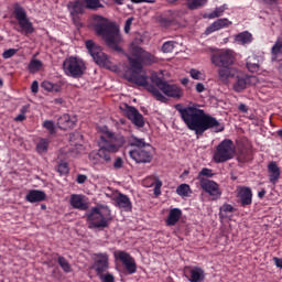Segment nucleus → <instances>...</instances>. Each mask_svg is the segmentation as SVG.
I'll list each match as a JSON object with an SVG mask.
<instances>
[{"mask_svg": "<svg viewBox=\"0 0 282 282\" xmlns=\"http://www.w3.org/2000/svg\"><path fill=\"white\" fill-rule=\"evenodd\" d=\"M130 54L131 56H128V59L131 74L126 75L128 83H133V85H137L138 87H144V89L152 94L156 100L164 102L166 97H164V95L158 90L155 85L149 84V76H147L145 73H142V63L143 65H153V63L158 62V57L147 51H143L142 47L135 45L134 43L130 45Z\"/></svg>", "mask_w": 282, "mask_h": 282, "instance_id": "nucleus-1", "label": "nucleus"}, {"mask_svg": "<svg viewBox=\"0 0 282 282\" xmlns=\"http://www.w3.org/2000/svg\"><path fill=\"white\" fill-rule=\"evenodd\" d=\"M175 109L187 129L194 131L197 137L204 135L209 129H213L215 133H221L225 129L224 123L219 122L217 118L195 106L183 107L182 105H176Z\"/></svg>", "mask_w": 282, "mask_h": 282, "instance_id": "nucleus-2", "label": "nucleus"}, {"mask_svg": "<svg viewBox=\"0 0 282 282\" xmlns=\"http://www.w3.org/2000/svg\"><path fill=\"white\" fill-rule=\"evenodd\" d=\"M127 140L122 133H116L105 128L104 134L100 137L98 142V151L91 152L89 154V161L93 164H109L111 162V158L116 155V153L120 152V149L124 147Z\"/></svg>", "mask_w": 282, "mask_h": 282, "instance_id": "nucleus-3", "label": "nucleus"}, {"mask_svg": "<svg viewBox=\"0 0 282 282\" xmlns=\"http://www.w3.org/2000/svg\"><path fill=\"white\" fill-rule=\"evenodd\" d=\"M93 25L96 34L101 36L110 50L122 52V47H120L122 35L120 34V28L116 23L109 22V20L101 15H94Z\"/></svg>", "mask_w": 282, "mask_h": 282, "instance_id": "nucleus-4", "label": "nucleus"}, {"mask_svg": "<svg viewBox=\"0 0 282 282\" xmlns=\"http://www.w3.org/2000/svg\"><path fill=\"white\" fill-rule=\"evenodd\" d=\"M86 217L88 228H107L111 221V210L107 207H93Z\"/></svg>", "mask_w": 282, "mask_h": 282, "instance_id": "nucleus-5", "label": "nucleus"}, {"mask_svg": "<svg viewBox=\"0 0 282 282\" xmlns=\"http://www.w3.org/2000/svg\"><path fill=\"white\" fill-rule=\"evenodd\" d=\"M150 80L154 87L158 89V91H162L165 96H169L170 98H182L184 96V93L182 91V88L175 84H169V82L164 80V78L159 77L158 74H153L150 77Z\"/></svg>", "mask_w": 282, "mask_h": 282, "instance_id": "nucleus-6", "label": "nucleus"}, {"mask_svg": "<svg viewBox=\"0 0 282 282\" xmlns=\"http://www.w3.org/2000/svg\"><path fill=\"white\" fill-rule=\"evenodd\" d=\"M232 158H235V143L230 139H225L216 148L214 162L221 164L228 162V160H232Z\"/></svg>", "mask_w": 282, "mask_h": 282, "instance_id": "nucleus-7", "label": "nucleus"}, {"mask_svg": "<svg viewBox=\"0 0 282 282\" xmlns=\"http://www.w3.org/2000/svg\"><path fill=\"white\" fill-rule=\"evenodd\" d=\"M63 69L66 76H69L70 78H80V76L85 74L87 66H85L83 59L70 56L64 61Z\"/></svg>", "mask_w": 282, "mask_h": 282, "instance_id": "nucleus-8", "label": "nucleus"}, {"mask_svg": "<svg viewBox=\"0 0 282 282\" xmlns=\"http://www.w3.org/2000/svg\"><path fill=\"white\" fill-rule=\"evenodd\" d=\"M86 50L88 51V54H90L94 62L99 65V67H106V69H109L111 67V61H109V56L102 52V48L94 41L88 40L86 41Z\"/></svg>", "mask_w": 282, "mask_h": 282, "instance_id": "nucleus-9", "label": "nucleus"}, {"mask_svg": "<svg viewBox=\"0 0 282 282\" xmlns=\"http://www.w3.org/2000/svg\"><path fill=\"white\" fill-rule=\"evenodd\" d=\"M13 14L24 34H34V25L28 18V12H25V9L19 2L13 6Z\"/></svg>", "mask_w": 282, "mask_h": 282, "instance_id": "nucleus-10", "label": "nucleus"}, {"mask_svg": "<svg viewBox=\"0 0 282 282\" xmlns=\"http://www.w3.org/2000/svg\"><path fill=\"white\" fill-rule=\"evenodd\" d=\"M67 10L74 25H76L77 28H83L80 17H83L85 14V10H87V8L85 7V2L80 0L70 1L67 3Z\"/></svg>", "mask_w": 282, "mask_h": 282, "instance_id": "nucleus-11", "label": "nucleus"}, {"mask_svg": "<svg viewBox=\"0 0 282 282\" xmlns=\"http://www.w3.org/2000/svg\"><path fill=\"white\" fill-rule=\"evenodd\" d=\"M210 61L215 67H230L235 63V54L230 50L220 51L212 54Z\"/></svg>", "mask_w": 282, "mask_h": 282, "instance_id": "nucleus-12", "label": "nucleus"}, {"mask_svg": "<svg viewBox=\"0 0 282 282\" xmlns=\"http://www.w3.org/2000/svg\"><path fill=\"white\" fill-rule=\"evenodd\" d=\"M152 147H145L141 149H133L129 152V155L137 164H149L153 160V155H151Z\"/></svg>", "mask_w": 282, "mask_h": 282, "instance_id": "nucleus-13", "label": "nucleus"}, {"mask_svg": "<svg viewBox=\"0 0 282 282\" xmlns=\"http://www.w3.org/2000/svg\"><path fill=\"white\" fill-rule=\"evenodd\" d=\"M236 82L232 85L234 91L241 94V91L248 89V85H254L257 83L256 76L239 75V72L235 76Z\"/></svg>", "mask_w": 282, "mask_h": 282, "instance_id": "nucleus-14", "label": "nucleus"}, {"mask_svg": "<svg viewBox=\"0 0 282 282\" xmlns=\"http://www.w3.org/2000/svg\"><path fill=\"white\" fill-rule=\"evenodd\" d=\"M117 259L121 261L122 265H124L128 274H135L138 272V264L135 263V259L129 254L127 251H117Z\"/></svg>", "mask_w": 282, "mask_h": 282, "instance_id": "nucleus-15", "label": "nucleus"}, {"mask_svg": "<svg viewBox=\"0 0 282 282\" xmlns=\"http://www.w3.org/2000/svg\"><path fill=\"white\" fill-rule=\"evenodd\" d=\"M126 116L134 127H138V129H142L144 127V116L140 113V110L133 106L126 105Z\"/></svg>", "mask_w": 282, "mask_h": 282, "instance_id": "nucleus-16", "label": "nucleus"}, {"mask_svg": "<svg viewBox=\"0 0 282 282\" xmlns=\"http://www.w3.org/2000/svg\"><path fill=\"white\" fill-rule=\"evenodd\" d=\"M183 274L189 282H203L206 279L204 269L199 267H185Z\"/></svg>", "mask_w": 282, "mask_h": 282, "instance_id": "nucleus-17", "label": "nucleus"}, {"mask_svg": "<svg viewBox=\"0 0 282 282\" xmlns=\"http://www.w3.org/2000/svg\"><path fill=\"white\" fill-rule=\"evenodd\" d=\"M69 204L75 210H89V198L83 194H72Z\"/></svg>", "mask_w": 282, "mask_h": 282, "instance_id": "nucleus-18", "label": "nucleus"}, {"mask_svg": "<svg viewBox=\"0 0 282 282\" xmlns=\"http://www.w3.org/2000/svg\"><path fill=\"white\" fill-rule=\"evenodd\" d=\"M236 193L242 208L252 205V189L250 187L240 186L237 188Z\"/></svg>", "mask_w": 282, "mask_h": 282, "instance_id": "nucleus-19", "label": "nucleus"}, {"mask_svg": "<svg viewBox=\"0 0 282 282\" xmlns=\"http://www.w3.org/2000/svg\"><path fill=\"white\" fill-rule=\"evenodd\" d=\"M237 70L235 67L230 66H220L218 69V80L223 83V85H228L230 83V78H235L237 76Z\"/></svg>", "mask_w": 282, "mask_h": 282, "instance_id": "nucleus-20", "label": "nucleus"}, {"mask_svg": "<svg viewBox=\"0 0 282 282\" xmlns=\"http://www.w3.org/2000/svg\"><path fill=\"white\" fill-rule=\"evenodd\" d=\"M200 188L208 193L214 199H219L221 197V191H219V184L215 181H202Z\"/></svg>", "mask_w": 282, "mask_h": 282, "instance_id": "nucleus-21", "label": "nucleus"}, {"mask_svg": "<svg viewBox=\"0 0 282 282\" xmlns=\"http://www.w3.org/2000/svg\"><path fill=\"white\" fill-rule=\"evenodd\" d=\"M76 122H78L76 117L64 113L57 119V127L62 129V131H67V129H74Z\"/></svg>", "mask_w": 282, "mask_h": 282, "instance_id": "nucleus-22", "label": "nucleus"}, {"mask_svg": "<svg viewBox=\"0 0 282 282\" xmlns=\"http://www.w3.org/2000/svg\"><path fill=\"white\" fill-rule=\"evenodd\" d=\"M95 270L97 274H102V272L109 270V256L107 253L96 254Z\"/></svg>", "mask_w": 282, "mask_h": 282, "instance_id": "nucleus-23", "label": "nucleus"}, {"mask_svg": "<svg viewBox=\"0 0 282 282\" xmlns=\"http://www.w3.org/2000/svg\"><path fill=\"white\" fill-rule=\"evenodd\" d=\"M115 204H116V206H118V208H121V210H124L126 213L131 212V208H133L129 196H127L122 193H119L115 197Z\"/></svg>", "mask_w": 282, "mask_h": 282, "instance_id": "nucleus-24", "label": "nucleus"}, {"mask_svg": "<svg viewBox=\"0 0 282 282\" xmlns=\"http://www.w3.org/2000/svg\"><path fill=\"white\" fill-rule=\"evenodd\" d=\"M269 182L271 184H276L281 180V167L276 162L272 161L268 164Z\"/></svg>", "mask_w": 282, "mask_h": 282, "instance_id": "nucleus-25", "label": "nucleus"}, {"mask_svg": "<svg viewBox=\"0 0 282 282\" xmlns=\"http://www.w3.org/2000/svg\"><path fill=\"white\" fill-rule=\"evenodd\" d=\"M228 25H232V22L230 20L226 18L218 19L206 29L205 34H213V32L224 30V28H228Z\"/></svg>", "mask_w": 282, "mask_h": 282, "instance_id": "nucleus-26", "label": "nucleus"}, {"mask_svg": "<svg viewBox=\"0 0 282 282\" xmlns=\"http://www.w3.org/2000/svg\"><path fill=\"white\" fill-rule=\"evenodd\" d=\"M124 140L126 143L123 144V147L128 144V147H134V149H144L145 147H148V149H151V144L147 143V141L142 138L140 139L135 135H131L127 139L124 137Z\"/></svg>", "mask_w": 282, "mask_h": 282, "instance_id": "nucleus-27", "label": "nucleus"}, {"mask_svg": "<svg viewBox=\"0 0 282 282\" xmlns=\"http://www.w3.org/2000/svg\"><path fill=\"white\" fill-rule=\"evenodd\" d=\"M45 197H47L45 192L39 189H31L28 193L25 199L26 202H30V204H36L37 202H45Z\"/></svg>", "mask_w": 282, "mask_h": 282, "instance_id": "nucleus-28", "label": "nucleus"}, {"mask_svg": "<svg viewBox=\"0 0 282 282\" xmlns=\"http://www.w3.org/2000/svg\"><path fill=\"white\" fill-rule=\"evenodd\" d=\"M180 219H182V209L172 208L170 209L165 224L166 226H176Z\"/></svg>", "mask_w": 282, "mask_h": 282, "instance_id": "nucleus-29", "label": "nucleus"}, {"mask_svg": "<svg viewBox=\"0 0 282 282\" xmlns=\"http://www.w3.org/2000/svg\"><path fill=\"white\" fill-rule=\"evenodd\" d=\"M236 43H239V45H249V43L252 41V33L245 31L235 36Z\"/></svg>", "mask_w": 282, "mask_h": 282, "instance_id": "nucleus-30", "label": "nucleus"}, {"mask_svg": "<svg viewBox=\"0 0 282 282\" xmlns=\"http://www.w3.org/2000/svg\"><path fill=\"white\" fill-rule=\"evenodd\" d=\"M206 177H215V173H213L212 169L208 167H203L200 172L198 173L196 180H198L199 184L204 182H210V180Z\"/></svg>", "mask_w": 282, "mask_h": 282, "instance_id": "nucleus-31", "label": "nucleus"}, {"mask_svg": "<svg viewBox=\"0 0 282 282\" xmlns=\"http://www.w3.org/2000/svg\"><path fill=\"white\" fill-rule=\"evenodd\" d=\"M43 67V62L37 58H32L28 65V69L30 74H36L37 72H41Z\"/></svg>", "mask_w": 282, "mask_h": 282, "instance_id": "nucleus-32", "label": "nucleus"}, {"mask_svg": "<svg viewBox=\"0 0 282 282\" xmlns=\"http://www.w3.org/2000/svg\"><path fill=\"white\" fill-rule=\"evenodd\" d=\"M42 89H45V91H52L53 94H58V91H61L62 87L58 84H54V83L45 80L42 83Z\"/></svg>", "mask_w": 282, "mask_h": 282, "instance_id": "nucleus-33", "label": "nucleus"}, {"mask_svg": "<svg viewBox=\"0 0 282 282\" xmlns=\"http://www.w3.org/2000/svg\"><path fill=\"white\" fill-rule=\"evenodd\" d=\"M191 193H193V191H191V185L185 183L178 185L176 188V194L180 195V197H191Z\"/></svg>", "mask_w": 282, "mask_h": 282, "instance_id": "nucleus-34", "label": "nucleus"}, {"mask_svg": "<svg viewBox=\"0 0 282 282\" xmlns=\"http://www.w3.org/2000/svg\"><path fill=\"white\" fill-rule=\"evenodd\" d=\"M208 3V0H187L188 10H199Z\"/></svg>", "mask_w": 282, "mask_h": 282, "instance_id": "nucleus-35", "label": "nucleus"}, {"mask_svg": "<svg viewBox=\"0 0 282 282\" xmlns=\"http://www.w3.org/2000/svg\"><path fill=\"white\" fill-rule=\"evenodd\" d=\"M232 213H235V207L230 204H224L219 209V217L220 219H226Z\"/></svg>", "mask_w": 282, "mask_h": 282, "instance_id": "nucleus-36", "label": "nucleus"}, {"mask_svg": "<svg viewBox=\"0 0 282 282\" xmlns=\"http://www.w3.org/2000/svg\"><path fill=\"white\" fill-rule=\"evenodd\" d=\"M82 1H84L85 8L87 10H99V8H105V6L100 3V0H82Z\"/></svg>", "mask_w": 282, "mask_h": 282, "instance_id": "nucleus-37", "label": "nucleus"}, {"mask_svg": "<svg viewBox=\"0 0 282 282\" xmlns=\"http://www.w3.org/2000/svg\"><path fill=\"white\" fill-rule=\"evenodd\" d=\"M272 61H276V57L282 54V39H279L272 46Z\"/></svg>", "mask_w": 282, "mask_h": 282, "instance_id": "nucleus-38", "label": "nucleus"}, {"mask_svg": "<svg viewBox=\"0 0 282 282\" xmlns=\"http://www.w3.org/2000/svg\"><path fill=\"white\" fill-rule=\"evenodd\" d=\"M47 149H50V140L41 139L36 145L37 153H47Z\"/></svg>", "mask_w": 282, "mask_h": 282, "instance_id": "nucleus-39", "label": "nucleus"}, {"mask_svg": "<svg viewBox=\"0 0 282 282\" xmlns=\"http://www.w3.org/2000/svg\"><path fill=\"white\" fill-rule=\"evenodd\" d=\"M58 265L62 268V270L66 273L72 272V264H69V262L67 261V259H65V257L59 256L58 257Z\"/></svg>", "mask_w": 282, "mask_h": 282, "instance_id": "nucleus-40", "label": "nucleus"}, {"mask_svg": "<svg viewBox=\"0 0 282 282\" xmlns=\"http://www.w3.org/2000/svg\"><path fill=\"white\" fill-rule=\"evenodd\" d=\"M42 127L44 129H46V131H48V133L51 135H54V133H56V126L54 124V121L52 120H45L43 123H42Z\"/></svg>", "mask_w": 282, "mask_h": 282, "instance_id": "nucleus-41", "label": "nucleus"}, {"mask_svg": "<svg viewBox=\"0 0 282 282\" xmlns=\"http://www.w3.org/2000/svg\"><path fill=\"white\" fill-rule=\"evenodd\" d=\"M226 10H228V8L226 7V4L218 7L214 10V12H212L209 14V19H217L219 17L224 15V12H226Z\"/></svg>", "mask_w": 282, "mask_h": 282, "instance_id": "nucleus-42", "label": "nucleus"}, {"mask_svg": "<svg viewBox=\"0 0 282 282\" xmlns=\"http://www.w3.org/2000/svg\"><path fill=\"white\" fill-rule=\"evenodd\" d=\"M57 172L59 175H67L69 173V165L65 161H61L57 165Z\"/></svg>", "mask_w": 282, "mask_h": 282, "instance_id": "nucleus-43", "label": "nucleus"}, {"mask_svg": "<svg viewBox=\"0 0 282 282\" xmlns=\"http://www.w3.org/2000/svg\"><path fill=\"white\" fill-rule=\"evenodd\" d=\"M173 50H175V42L173 41H167L162 45V52H164V54H170Z\"/></svg>", "mask_w": 282, "mask_h": 282, "instance_id": "nucleus-44", "label": "nucleus"}, {"mask_svg": "<svg viewBox=\"0 0 282 282\" xmlns=\"http://www.w3.org/2000/svg\"><path fill=\"white\" fill-rule=\"evenodd\" d=\"M98 275L101 282H116V278L111 273H106V274L99 273Z\"/></svg>", "mask_w": 282, "mask_h": 282, "instance_id": "nucleus-45", "label": "nucleus"}, {"mask_svg": "<svg viewBox=\"0 0 282 282\" xmlns=\"http://www.w3.org/2000/svg\"><path fill=\"white\" fill-rule=\"evenodd\" d=\"M154 195L156 197H159V195H162V182L160 181V178L155 180V183H154Z\"/></svg>", "mask_w": 282, "mask_h": 282, "instance_id": "nucleus-46", "label": "nucleus"}, {"mask_svg": "<svg viewBox=\"0 0 282 282\" xmlns=\"http://www.w3.org/2000/svg\"><path fill=\"white\" fill-rule=\"evenodd\" d=\"M189 76L194 80H202V72L197 70L196 68L189 69Z\"/></svg>", "mask_w": 282, "mask_h": 282, "instance_id": "nucleus-47", "label": "nucleus"}, {"mask_svg": "<svg viewBox=\"0 0 282 282\" xmlns=\"http://www.w3.org/2000/svg\"><path fill=\"white\" fill-rule=\"evenodd\" d=\"M14 54H17V50L9 48L2 53V58H4V59L12 58V56H14Z\"/></svg>", "mask_w": 282, "mask_h": 282, "instance_id": "nucleus-48", "label": "nucleus"}, {"mask_svg": "<svg viewBox=\"0 0 282 282\" xmlns=\"http://www.w3.org/2000/svg\"><path fill=\"white\" fill-rule=\"evenodd\" d=\"M247 68L254 74V72H259V64L247 62Z\"/></svg>", "mask_w": 282, "mask_h": 282, "instance_id": "nucleus-49", "label": "nucleus"}, {"mask_svg": "<svg viewBox=\"0 0 282 282\" xmlns=\"http://www.w3.org/2000/svg\"><path fill=\"white\" fill-rule=\"evenodd\" d=\"M133 23V18H128L124 23V32L126 34H129L131 32V24Z\"/></svg>", "mask_w": 282, "mask_h": 282, "instance_id": "nucleus-50", "label": "nucleus"}, {"mask_svg": "<svg viewBox=\"0 0 282 282\" xmlns=\"http://www.w3.org/2000/svg\"><path fill=\"white\" fill-rule=\"evenodd\" d=\"M171 23H173V21H171V19H167V18H161L160 19V24L163 28H169L171 25Z\"/></svg>", "mask_w": 282, "mask_h": 282, "instance_id": "nucleus-51", "label": "nucleus"}, {"mask_svg": "<svg viewBox=\"0 0 282 282\" xmlns=\"http://www.w3.org/2000/svg\"><path fill=\"white\" fill-rule=\"evenodd\" d=\"M123 164L122 158H117L113 162V169H122Z\"/></svg>", "mask_w": 282, "mask_h": 282, "instance_id": "nucleus-52", "label": "nucleus"}, {"mask_svg": "<svg viewBox=\"0 0 282 282\" xmlns=\"http://www.w3.org/2000/svg\"><path fill=\"white\" fill-rule=\"evenodd\" d=\"M76 182H77V184H85L87 182V175L78 174Z\"/></svg>", "mask_w": 282, "mask_h": 282, "instance_id": "nucleus-53", "label": "nucleus"}, {"mask_svg": "<svg viewBox=\"0 0 282 282\" xmlns=\"http://www.w3.org/2000/svg\"><path fill=\"white\" fill-rule=\"evenodd\" d=\"M23 120H25V108L22 109V113L15 117L17 122H23Z\"/></svg>", "mask_w": 282, "mask_h": 282, "instance_id": "nucleus-54", "label": "nucleus"}, {"mask_svg": "<svg viewBox=\"0 0 282 282\" xmlns=\"http://www.w3.org/2000/svg\"><path fill=\"white\" fill-rule=\"evenodd\" d=\"M31 91L33 94H39V82L34 80L31 85Z\"/></svg>", "mask_w": 282, "mask_h": 282, "instance_id": "nucleus-55", "label": "nucleus"}, {"mask_svg": "<svg viewBox=\"0 0 282 282\" xmlns=\"http://www.w3.org/2000/svg\"><path fill=\"white\" fill-rule=\"evenodd\" d=\"M196 91L198 94H203V91H206V87L204 86V84L202 83L196 84Z\"/></svg>", "mask_w": 282, "mask_h": 282, "instance_id": "nucleus-56", "label": "nucleus"}, {"mask_svg": "<svg viewBox=\"0 0 282 282\" xmlns=\"http://www.w3.org/2000/svg\"><path fill=\"white\" fill-rule=\"evenodd\" d=\"M274 264L276 265V268H280V270H282V258H273Z\"/></svg>", "mask_w": 282, "mask_h": 282, "instance_id": "nucleus-57", "label": "nucleus"}, {"mask_svg": "<svg viewBox=\"0 0 282 282\" xmlns=\"http://www.w3.org/2000/svg\"><path fill=\"white\" fill-rule=\"evenodd\" d=\"M238 110L241 111V113H248V106H246V104H240Z\"/></svg>", "mask_w": 282, "mask_h": 282, "instance_id": "nucleus-58", "label": "nucleus"}, {"mask_svg": "<svg viewBox=\"0 0 282 282\" xmlns=\"http://www.w3.org/2000/svg\"><path fill=\"white\" fill-rule=\"evenodd\" d=\"M258 197L260 199H263L265 197V189H261L260 192H258Z\"/></svg>", "mask_w": 282, "mask_h": 282, "instance_id": "nucleus-59", "label": "nucleus"}, {"mask_svg": "<svg viewBox=\"0 0 282 282\" xmlns=\"http://www.w3.org/2000/svg\"><path fill=\"white\" fill-rule=\"evenodd\" d=\"M53 102H54L55 105H63L64 100H63V98H55V99L53 100Z\"/></svg>", "mask_w": 282, "mask_h": 282, "instance_id": "nucleus-60", "label": "nucleus"}, {"mask_svg": "<svg viewBox=\"0 0 282 282\" xmlns=\"http://www.w3.org/2000/svg\"><path fill=\"white\" fill-rule=\"evenodd\" d=\"M74 135H76L77 138H79V140H83V135L80 133H75L70 137V142L74 140Z\"/></svg>", "mask_w": 282, "mask_h": 282, "instance_id": "nucleus-61", "label": "nucleus"}, {"mask_svg": "<svg viewBox=\"0 0 282 282\" xmlns=\"http://www.w3.org/2000/svg\"><path fill=\"white\" fill-rule=\"evenodd\" d=\"M117 6H122L124 3V0H112Z\"/></svg>", "mask_w": 282, "mask_h": 282, "instance_id": "nucleus-62", "label": "nucleus"}, {"mask_svg": "<svg viewBox=\"0 0 282 282\" xmlns=\"http://www.w3.org/2000/svg\"><path fill=\"white\" fill-rule=\"evenodd\" d=\"M181 83H182V85H188L189 80H188V78H183L181 80Z\"/></svg>", "mask_w": 282, "mask_h": 282, "instance_id": "nucleus-63", "label": "nucleus"}, {"mask_svg": "<svg viewBox=\"0 0 282 282\" xmlns=\"http://www.w3.org/2000/svg\"><path fill=\"white\" fill-rule=\"evenodd\" d=\"M131 3H144V0H130Z\"/></svg>", "mask_w": 282, "mask_h": 282, "instance_id": "nucleus-64", "label": "nucleus"}]
</instances>
